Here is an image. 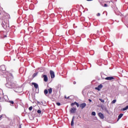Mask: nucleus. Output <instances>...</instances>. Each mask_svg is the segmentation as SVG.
Instances as JSON below:
<instances>
[{
	"label": "nucleus",
	"mask_w": 128,
	"mask_h": 128,
	"mask_svg": "<svg viewBox=\"0 0 128 128\" xmlns=\"http://www.w3.org/2000/svg\"><path fill=\"white\" fill-rule=\"evenodd\" d=\"M2 116H4V114L0 115V120Z\"/></svg>",
	"instance_id": "nucleus-28"
},
{
	"label": "nucleus",
	"mask_w": 128,
	"mask_h": 128,
	"mask_svg": "<svg viewBox=\"0 0 128 128\" xmlns=\"http://www.w3.org/2000/svg\"><path fill=\"white\" fill-rule=\"evenodd\" d=\"M92 116H96V112H92Z\"/></svg>",
	"instance_id": "nucleus-19"
},
{
	"label": "nucleus",
	"mask_w": 128,
	"mask_h": 128,
	"mask_svg": "<svg viewBox=\"0 0 128 128\" xmlns=\"http://www.w3.org/2000/svg\"><path fill=\"white\" fill-rule=\"evenodd\" d=\"M88 101H89L90 102H92V100L89 99V100H88Z\"/></svg>",
	"instance_id": "nucleus-30"
},
{
	"label": "nucleus",
	"mask_w": 128,
	"mask_h": 128,
	"mask_svg": "<svg viewBox=\"0 0 128 128\" xmlns=\"http://www.w3.org/2000/svg\"><path fill=\"white\" fill-rule=\"evenodd\" d=\"M99 100L101 102H104V100L102 99V98H99Z\"/></svg>",
	"instance_id": "nucleus-16"
},
{
	"label": "nucleus",
	"mask_w": 128,
	"mask_h": 128,
	"mask_svg": "<svg viewBox=\"0 0 128 128\" xmlns=\"http://www.w3.org/2000/svg\"><path fill=\"white\" fill-rule=\"evenodd\" d=\"M97 16H100V13H98L97 14H96Z\"/></svg>",
	"instance_id": "nucleus-27"
},
{
	"label": "nucleus",
	"mask_w": 128,
	"mask_h": 128,
	"mask_svg": "<svg viewBox=\"0 0 128 128\" xmlns=\"http://www.w3.org/2000/svg\"><path fill=\"white\" fill-rule=\"evenodd\" d=\"M37 112H38V114H42V111H41L40 110H38L37 111Z\"/></svg>",
	"instance_id": "nucleus-22"
},
{
	"label": "nucleus",
	"mask_w": 128,
	"mask_h": 128,
	"mask_svg": "<svg viewBox=\"0 0 128 128\" xmlns=\"http://www.w3.org/2000/svg\"><path fill=\"white\" fill-rule=\"evenodd\" d=\"M44 94L46 96V94H48V90H44Z\"/></svg>",
	"instance_id": "nucleus-13"
},
{
	"label": "nucleus",
	"mask_w": 128,
	"mask_h": 128,
	"mask_svg": "<svg viewBox=\"0 0 128 128\" xmlns=\"http://www.w3.org/2000/svg\"><path fill=\"white\" fill-rule=\"evenodd\" d=\"M32 84L33 86H34V87L35 88H38V84L34 83V82H32Z\"/></svg>",
	"instance_id": "nucleus-9"
},
{
	"label": "nucleus",
	"mask_w": 128,
	"mask_h": 128,
	"mask_svg": "<svg viewBox=\"0 0 128 128\" xmlns=\"http://www.w3.org/2000/svg\"><path fill=\"white\" fill-rule=\"evenodd\" d=\"M50 74L51 78H54V72L52 70H50Z\"/></svg>",
	"instance_id": "nucleus-3"
},
{
	"label": "nucleus",
	"mask_w": 128,
	"mask_h": 128,
	"mask_svg": "<svg viewBox=\"0 0 128 128\" xmlns=\"http://www.w3.org/2000/svg\"><path fill=\"white\" fill-rule=\"evenodd\" d=\"M29 110H32V106H30L28 108Z\"/></svg>",
	"instance_id": "nucleus-21"
},
{
	"label": "nucleus",
	"mask_w": 128,
	"mask_h": 128,
	"mask_svg": "<svg viewBox=\"0 0 128 128\" xmlns=\"http://www.w3.org/2000/svg\"><path fill=\"white\" fill-rule=\"evenodd\" d=\"M98 116H100V118L102 120H104V114H102V112H99L98 114Z\"/></svg>",
	"instance_id": "nucleus-5"
},
{
	"label": "nucleus",
	"mask_w": 128,
	"mask_h": 128,
	"mask_svg": "<svg viewBox=\"0 0 128 128\" xmlns=\"http://www.w3.org/2000/svg\"><path fill=\"white\" fill-rule=\"evenodd\" d=\"M86 106V103H82L80 104V107L82 110Z\"/></svg>",
	"instance_id": "nucleus-2"
},
{
	"label": "nucleus",
	"mask_w": 128,
	"mask_h": 128,
	"mask_svg": "<svg viewBox=\"0 0 128 128\" xmlns=\"http://www.w3.org/2000/svg\"><path fill=\"white\" fill-rule=\"evenodd\" d=\"M88 0V2H90V1H92V0Z\"/></svg>",
	"instance_id": "nucleus-34"
},
{
	"label": "nucleus",
	"mask_w": 128,
	"mask_h": 128,
	"mask_svg": "<svg viewBox=\"0 0 128 128\" xmlns=\"http://www.w3.org/2000/svg\"><path fill=\"white\" fill-rule=\"evenodd\" d=\"M8 102L11 103L12 104H14V101H10H10H8Z\"/></svg>",
	"instance_id": "nucleus-20"
},
{
	"label": "nucleus",
	"mask_w": 128,
	"mask_h": 128,
	"mask_svg": "<svg viewBox=\"0 0 128 128\" xmlns=\"http://www.w3.org/2000/svg\"><path fill=\"white\" fill-rule=\"evenodd\" d=\"M78 102H73V103H72V104H71V106H74V104H76H76H77Z\"/></svg>",
	"instance_id": "nucleus-15"
},
{
	"label": "nucleus",
	"mask_w": 128,
	"mask_h": 128,
	"mask_svg": "<svg viewBox=\"0 0 128 128\" xmlns=\"http://www.w3.org/2000/svg\"><path fill=\"white\" fill-rule=\"evenodd\" d=\"M114 77L112 76H110V77H106V78H105V80H114Z\"/></svg>",
	"instance_id": "nucleus-7"
},
{
	"label": "nucleus",
	"mask_w": 128,
	"mask_h": 128,
	"mask_svg": "<svg viewBox=\"0 0 128 128\" xmlns=\"http://www.w3.org/2000/svg\"><path fill=\"white\" fill-rule=\"evenodd\" d=\"M4 38H6V36H4Z\"/></svg>",
	"instance_id": "nucleus-36"
},
{
	"label": "nucleus",
	"mask_w": 128,
	"mask_h": 128,
	"mask_svg": "<svg viewBox=\"0 0 128 128\" xmlns=\"http://www.w3.org/2000/svg\"><path fill=\"white\" fill-rule=\"evenodd\" d=\"M102 84H100V85L98 86L96 88V89L97 90H102Z\"/></svg>",
	"instance_id": "nucleus-6"
},
{
	"label": "nucleus",
	"mask_w": 128,
	"mask_h": 128,
	"mask_svg": "<svg viewBox=\"0 0 128 128\" xmlns=\"http://www.w3.org/2000/svg\"><path fill=\"white\" fill-rule=\"evenodd\" d=\"M128 106H127L126 107L123 108L122 109V110H123V111L126 110H128Z\"/></svg>",
	"instance_id": "nucleus-14"
},
{
	"label": "nucleus",
	"mask_w": 128,
	"mask_h": 128,
	"mask_svg": "<svg viewBox=\"0 0 128 128\" xmlns=\"http://www.w3.org/2000/svg\"><path fill=\"white\" fill-rule=\"evenodd\" d=\"M0 102H2V98L0 97Z\"/></svg>",
	"instance_id": "nucleus-33"
},
{
	"label": "nucleus",
	"mask_w": 128,
	"mask_h": 128,
	"mask_svg": "<svg viewBox=\"0 0 128 128\" xmlns=\"http://www.w3.org/2000/svg\"><path fill=\"white\" fill-rule=\"evenodd\" d=\"M1 14L0 11V14Z\"/></svg>",
	"instance_id": "nucleus-38"
},
{
	"label": "nucleus",
	"mask_w": 128,
	"mask_h": 128,
	"mask_svg": "<svg viewBox=\"0 0 128 128\" xmlns=\"http://www.w3.org/2000/svg\"><path fill=\"white\" fill-rule=\"evenodd\" d=\"M11 78H14V76H12V74H9Z\"/></svg>",
	"instance_id": "nucleus-18"
},
{
	"label": "nucleus",
	"mask_w": 128,
	"mask_h": 128,
	"mask_svg": "<svg viewBox=\"0 0 128 128\" xmlns=\"http://www.w3.org/2000/svg\"><path fill=\"white\" fill-rule=\"evenodd\" d=\"M116 100H114L112 101V104H116Z\"/></svg>",
	"instance_id": "nucleus-17"
},
{
	"label": "nucleus",
	"mask_w": 128,
	"mask_h": 128,
	"mask_svg": "<svg viewBox=\"0 0 128 128\" xmlns=\"http://www.w3.org/2000/svg\"><path fill=\"white\" fill-rule=\"evenodd\" d=\"M6 86L8 88H16L14 84L10 82H7V84H6Z\"/></svg>",
	"instance_id": "nucleus-1"
},
{
	"label": "nucleus",
	"mask_w": 128,
	"mask_h": 128,
	"mask_svg": "<svg viewBox=\"0 0 128 128\" xmlns=\"http://www.w3.org/2000/svg\"><path fill=\"white\" fill-rule=\"evenodd\" d=\"M48 94H52V88H50L48 90Z\"/></svg>",
	"instance_id": "nucleus-11"
},
{
	"label": "nucleus",
	"mask_w": 128,
	"mask_h": 128,
	"mask_svg": "<svg viewBox=\"0 0 128 128\" xmlns=\"http://www.w3.org/2000/svg\"><path fill=\"white\" fill-rule=\"evenodd\" d=\"M76 108H71L70 112L71 114H74V112H76Z\"/></svg>",
	"instance_id": "nucleus-4"
},
{
	"label": "nucleus",
	"mask_w": 128,
	"mask_h": 128,
	"mask_svg": "<svg viewBox=\"0 0 128 128\" xmlns=\"http://www.w3.org/2000/svg\"><path fill=\"white\" fill-rule=\"evenodd\" d=\"M43 78H44V82H48V76L46 74L43 76Z\"/></svg>",
	"instance_id": "nucleus-8"
},
{
	"label": "nucleus",
	"mask_w": 128,
	"mask_h": 128,
	"mask_svg": "<svg viewBox=\"0 0 128 128\" xmlns=\"http://www.w3.org/2000/svg\"><path fill=\"white\" fill-rule=\"evenodd\" d=\"M19 128H22V126L20 125Z\"/></svg>",
	"instance_id": "nucleus-35"
},
{
	"label": "nucleus",
	"mask_w": 128,
	"mask_h": 128,
	"mask_svg": "<svg viewBox=\"0 0 128 128\" xmlns=\"http://www.w3.org/2000/svg\"><path fill=\"white\" fill-rule=\"evenodd\" d=\"M74 116H73L72 118V120L71 121V126H72L74 124Z\"/></svg>",
	"instance_id": "nucleus-10"
},
{
	"label": "nucleus",
	"mask_w": 128,
	"mask_h": 128,
	"mask_svg": "<svg viewBox=\"0 0 128 128\" xmlns=\"http://www.w3.org/2000/svg\"><path fill=\"white\" fill-rule=\"evenodd\" d=\"M20 70H24V68H20Z\"/></svg>",
	"instance_id": "nucleus-23"
},
{
	"label": "nucleus",
	"mask_w": 128,
	"mask_h": 128,
	"mask_svg": "<svg viewBox=\"0 0 128 128\" xmlns=\"http://www.w3.org/2000/svg\"><path fill=\"white\" fill-rule=\"evenodd\" d=\"M56 104H57V106H60V102H57V103H56Z\"/></svg>",
	"instance_id": "nucleus-24"
},
{
	"label": "nucleus",
	"mask_w": 128,
	"mask_h": 128,
	"mask_svg": "<svg viewBox=\"0 0 128 128\" xmlns=\"http://www.w3.org/2000/svg\"><path fill=\"white\" fill-rule=\"evenodd\" d=\"M7 80H8V78H7V79H6Z\"/></svg>",
	"instance_id": "nucleus-39"
},
{
	"label": "nucleus",
	"mask_w": 128,
	"mask_h": 128,
	"mask_svg": "<svg viewBox=\"0 0 128 128\" xmlns=\"http://www.w3.org/2000/svg\"><path fill=\"white\" fill-rule=\"evenodd\" d=\"M122 116H124V114H120L118 116V120L122 118Z\"/></svg>",
	"instance_id": "nucleus-12"
},
{
	"label": "nucleus",
	"mask_w": 128,
	"mask_h": 128,
	"mask_svg": "<svg viewBox=\"0 0 128 128\" xmlns=\"http://www.w3.org/2000/svg\"><path fill=\"white\" fill-rule=\"evenodd\" d=\"M65 98H70V97L66 98V96H65Z\"/></svg>",
	"instance_id": "nucleus-32"
},
{
	"label": "nucleus",
	"mask_w": 128,
	"mask_h": 128,
	"mask_svg": "<svg viewBox=\"0 0 128 128\" xmlns=\"http://www.w3.org/2000/svg\"><path fill=\"white\" fill-rule=\"evenodd\" d=\"M36 76V73H35L33 74V78H34V76Z\"/></svg>",
	"instance_id": "nucleus-25"
},
{
	"label": "nucleus",
	"mask_w": 128,
	"mask_h": 128,
	"mask_svg": "<svg viewBox=\"0 0 128 128\" xmlns=\"http://www.w3.org/2000/svg\"><path fill=\"white\" fill-rule=\"evenodd\" d=\"M104 6L105 8H106V7H108V5H107L106 4H104Z\"/></svg>",
	"instance_id": "nucleus-29"
},
{
	"label": "nucleus",
	"mask_w": 128,
	"mask_h": 128,
	"mask_svg": "<svg viewBox=\"0 0 128 128\" xmlns=\"http://www.w3.org/2000/svg\"><path fill=\"white\" fill-rule=\"evenodd\" d=\"M18 92V91H17V92Z\"/></svg>",
	"instance_id": "nucleus-37"
},
{
	"label": "nucleus",
	"mask_w": 128,
	"mask_h": 128,
	"mask_svg": "<svg viewBox=\"0 0 128 128\" xmlns=\"http://www.w3.org/2000/svg\"><path fill=\"white\" fill-rule=\"evenodd\" d=\"M76 84V82H74V84Z\"/></svg>",
	"instance_id": "nucleus-31"
},
{
	"label": "nucleus",
	"mask_w": 128,
	"mask_h": 128,
	"mask_svg": "<svg viewBox=\"0 0 128 128\" xmlns=\"http://www.w3.org/2000/svg\"><path fill=\"white\" fill-rule=\"evenodd\" d=\"M76 106L77 108H78V106H80V104H78V103H76Z\"/></svg>",
	"instance_id": "nucleus-26"
}]
</instances>
